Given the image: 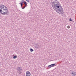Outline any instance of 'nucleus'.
Wrapping results in <instances>:
<instances>
[{
  "label": "nucleus",
  "mask_w": 76,
  "mask_h": 76,
  "mask_svg": "<svg viewBox=\"0 0 76 76\" xmlns=\"http://www.w3.org/2000/svg\"><path fill=\"white\" fill-rule=\"evenodd\" d=\"M26 76H31V73L29 71L26 72Z\"/></svg>",
  "instance_id": "obj_6"
},
{
  "label": "nucleus",
  "mask_w": 76,
  "mask_h": 76,
  "mask_svg": "<svg viewBox=\"0 0 76 76\" xmlns=\"http://www.w3.org/2000/svg\"><path fill=\"white\" fill-rule=\"evenodd\" d=\"M24 4H27V3H26V2L24 1Z\"/></svg>",
  "instance_id": "obj_13"
},
{
  "label": "nucleus",
  "mask_w": 76,
  "mask_h": 76,
  "mask_svg": "<svg viewBox=\"0 0 76 76\" xmlns=\"http://www.w3.org/2000/svg\"><path fill=\"white\" fill-rule=\"evenodd\" d=\"M26 6H27V4H25L24 7H25Z\"/></svg>",
  "instance_id": "obj_17"
},
{
  "label": "nucleus",
  "mask_w": 76,
  "mask_h": 76,
  "mask_svg": "<svg viewBox=\"0 0 76 76\" xmlns=\"http://www.w3.org/2000/svg\"><path fill=\"white\" fill-rule=\"evenodd\" d=\"M21 8H22L23 9H25V7H21Z\"/></svg>",
  "instance_id": "obj_14"
},
{
  "label": "nucleus",
  "mask_w": 76,
  "mask_h": 76,
  "mask_svg": "<svg viewBox=\"0 0 76 76\" xmlns=\"http://www.w3.org/2000/svg\"><path fill=\"white\" fill-rule=\"evenodd\" d=\"M8 9L6 6L1 4L0 6V13L1 15H5L7 13Z\"/></svg>",
  "instance_id": "obj_1"
},
{
  "label": "nucleus",
  "mask_w": 76,
  "mask_h": 76,
  "mask_svg": "<svg viewBox=\"0 0 76 76\" xmlns=\"http://www.w3.org/2000/svg\"><path fill=\"white\" fill-rule=\"evenodd\" d=\"M55 65H56V64H51L50 65H48V67H49V68L50 69V68H51V67H54V66H55Z\"/></svg>",
  "instance_id": "obj_5"
},
{
  "label": "nucleus",
  "mask_w": 76,
  "mask_h": 76,
  "mask_svg": "<svg viewBox=\"0 0 76 76\" xmlns=\"http://www.w3.org/2000/svg\"><path fill=\"white\" fill-rule=\"evenodd\" d=\"M57 10L59 12V13H58L59 14H60L61 15H62L63 14V8H62L60 6V7L57 9Z\"/></svg>",
  "instance_id": "obj_3"
},
{
  "label": "nucleus",
  "mask_w": 76,
  "mask_h": 76,
  "mask_svg": "<svg viewBox=\"0 0 76 76\" xmlns=\"http://www.w3.org/2000/svg\"><path fill=\"white\" fill-rule=\"evenodd\" d=\"M69 21H72V19L71 18H70L69 19Z\"/></svg>",
  "instance_id": "obj_18"
},
{
  "label": "nucleus",
  "mask_w": 76,
  "mask_h": 76,
  "mask_svg": "<svg viewBox=\"0 0 76 76\" xmlns=\"http://www.w3.org/2000/svg\"><path fill=\"white\" fill-rule=\"evenodd\" d=\"M55 1H57V0H54Z\"/></svg>",
  "instance_id": "obj_19"
},
{
  "label": "nucleus",
  "mask_w": 76,
  "mask_h": 76,
  "mask_svg": "<svg viewBox=\"0 0 76 76\" xmlns=\"http://www.w3.org/2000/svg\"><path fill=\"white\" fill-rule=\"evenodd\" d=\"M26 1H27V2H28V3H29V0H26Z\"/></svg>",
  "instance_id": "obj_15"
},
{
  "label": "nucleus",
  "mask_w": 76,
  "mask_h": 76,
  "mask_svg": "<svg viewBox=\"0 0 76 76\" xmlns=\"http://www.w3.org/2000/svg\"><path fill=\"white\" fill-rule=\"evenodd\" d=\"M17 70H18V73L20 75V73H21V72H22V67H18L17 69Z\"/></svg>",
  "instance_id": "obj_4"
},
{
  "label": "nucleus",
  "mask_w": 76,
  "mask_h": 76,
  "mask_svg": "<svg viewBox=\"0 0 76 76\" xmlns=\"http://www.w3.org/2000/svg\"><path fill=\"white\" fill-rule=\"evenodd\" d=\"M35 47L36 48H40V46H39V45H37L35 46Z\"/></svg>",
  "instance_id": "obj_7"
},
{
  "label": "nucleus",
  "mask_w": 76,
  "mask_h": 76,
  "mask_svg": "<svg viewBox=\"0 0 76 76\" xmlns=\"http://www.w3.org/2000/svg\"><path fill=\"white\" fill-rule=\"evenodd\" d=\"M67 28H70V26H67Z\"/></svg>",
  "instance_id": "obj_16"
},
{
  "label": "nucleus",
  "mask_w": 76,
  "mask_h": 76,
  "mask_svg": "<svg viewBox=\"0 0 76 76\" xmlns=\"http://www.w3.org/2000/svg\"><path fill=\"white\" fill-rule=\"evenodd\" d=\"M72 75L73 76H75L76 75V72H72Z\"/></svg>",
  "instance_id": "obj_8"
},
{
  "label": "nucleus",
  "mask_w": 76,
  "mask_h": 76,
  "mask_svg": "<svg viewBox=\"0 0 76 76\" xmlns=\"http://www.w3.org/2000/svg\"><path fill=\"white\" fill-rule=\"evenodd\" d=\"M21 5V7H22V6L23 5V3H19Z\"/></svg>",
  "instance_id": "obj_11"
},
{
  "label": "nucleus",
  "mask_w": 76,
  "mask_h": 76,
  "mask_svg": "<svg viewBox=\"0 0 76 76\" xmlns=\"http://www.w3.org/2000/svg\"><path fill=\"white\" fill-rule=\"evenodd\" d=\"M17 58V56H14L13 57V58Z\"/></svg>",
  "instance_id": "obj_12"
},
{
  "label": "nucleus",
  "mask_w": 76,
  "mask_h": 76,
  "mask_svg": "<svg viewBox=\"0 0 76 76\" xmlns=\"http://www.w3.org/2000/svg\"><path fill=\"white\" fill-rule=\"evenodd\" d=\"M61 4H55L54 6L53 5L52 7L53 8L54 10H55L57 12V13H59V12H58L57 10L58 9V8H59V7H60Z\"/></svg>",
  "instance_id": "obj_2"
},
{
  "label": "nucleus",
  "mask_w": 76,
  "mask_h": 76,
  "mask_svg": "<svg viewBox=\"0 0 76 76\" xmlns=\"http://www.w3.org/2000/svg\"><path fill=\"white\" fill-rule=\"evenodd\" d=\"M25 2V1H24V0H22L21 1V3H22L23 4V3H24Z\"/></svg>",
  "instance_id": "obj_10"
},
{
  "label": "nucleus",
  "mask_w": 76,
  "mask_h": 76,
  "mask_svg": "<svg viewBox=\"0 0 76 76\" xmlns=\"http://www.w3.org/2000/svg\"><path fill=\"white\" fill-rule=\"evenodd\" d=\"M30 50L31 52H32L33 51H34V50L32 48L30 49Z\"/></svg>",
  "instance_id": "obj_9"
}]
</instances>
